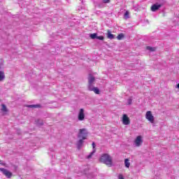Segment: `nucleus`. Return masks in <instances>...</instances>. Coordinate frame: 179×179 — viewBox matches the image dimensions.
<instances>
[{
	"label": "nucleus",
	"instance_id": "nucleus-1",
	"mask_svg": "<svg viewBox=\"0 0 179 179\" xmlns=\"http://www.w3.org/2000/svg\"><path fill=\"white\" fill-rule=\"evenodd\" d=\"M99 161L101 163H103L104 164H106V166H108V167L113 166V158L108 154H103L101 156Z\"/></svg>",
	"mask_w": 179,
	"mask_h": 179
},
{
	"label": "nucleus",
	"instance_id": "nucleus-2",
	"mask_svg": "<svg viewBox=\"0 0 179 179\" xmlns=\"http://www.w3.org/2000/svg\"><path fill=\"white\" fill-rule=\"evenodd\" d=\"M88 135H89V131H87V129H86L85 128L80 129L78 134V138L79 139H83L85 141V139H87Z\"/></svg>",
	"mask_w": 179,
	"mask_h": 179
},
{
	"label": "nucleus",
	"instance_id": "nucleus-3",
	"mask_svg": "<svg viewBox=\"0 0 179 179\" xmlns=\"http://www.w3.org/2000/svg\"><path fill=\"white\" fill-rule=\"evenodd\" d=\"M145 118L150 122H151V124H153V122H155V117L153 116V115H152V112L151 111H148L145 114Z\"/></svg>",
	"mask_w": 179,
	"mask_h": 179
},
{
	"label": "nucleus",
	"instance_id": "nucleus-4",
	"mask_svg": "<svg viewBox=\"0 0 179 179\" xmlns=\"http://www.w3.org/2000/svg\"><path fill=\"white\" fill-rule=\"evenodd\" d=\"M0 171L7 177V178H12V172L8 171V169H5L4 168H0Z\"/></svg>",
	"mask_w": 179,
	"mask_h": 179
},
{
	"label": "nucleus",
	"instance_id": "nucleus-5",
	"mask_svg": "<svg viewBox=\"0 0 179 179\" xmlns=\"http://www.w3.org/2000/svg\"><path fill=\"white\" fill-rule=\"evenodd\" d=\"M78 121H84L85 120V109L80 108L78 115Z\"/></svg>",
	"mask_w": 179,
	"mask_h": 179
},
{
	"label": "nucleus",
	"instance_id": "nucleus-6",
	"mask_svg": "<svg viewBox=\"0 0 179 179\" xmlns=\"http://www.w3.org/2000/svg\"><path fill=\"white\" fill-rule=\"evenodd\" d=\"M122 121L123 125H129V124H131V120H129V117H128L127 114L123 115Z\"/></svg>",
	"mask_w": 179,
	"mask_h": 179
},
{
	"label": "nucleus",
	"instance_id": "nucleus-7",
	"mask_svg": "<svg viewBox=\"0 0 179 179\" xmlns=\"http://www.w3.org/2000/svg\"><path fill=\"white\" fill-rule=\"evenodd\" d=\"M142 142H143L142 141V136H138L134 141V143L136 146L139 147L141 145H142Z\"/></svg>",
	"mask_w": 179,
	"mask_h": 179
},
{
	"label": "nucleus",
	"instance_id": "nucleus-8",
	"mask_svg": "<svg viewBox=\"0 0 179 179\" xmlns=\"http://www.w3.org/2000/svg\"><path fill=\"white\" fill-rule=\"evenodd\" d=\"M160 8H162L161 6L155 3L151 6V10L152 12H156L157 10H159Z\"/></svg>",
	"mask_w": 179,
	"mask_h": 179
},
{
	"label": "nucleus",
	"instance_id": "nucleus-9",
	"mask_svg": "<svg viewBox=\"0 0 179 179\" xmlns=\"http://www.w3.org/2000/svg\"><path fill=\"white\" fill-rule=\"evenodd\" d=\"M92 148H93V151L90 152L89 155H87V159H92V156L96 153V143L94 142L92 143Z\"/></svg>",
	"mask_w": 179,
	"mask_h": 179
},
{
	"label": "nucleus",
	"instance_id": "nucleus-10",
	"mask_svg": "<svg viewBox=\"0 0 179 179\" xmlns=\"http://www.w3.org/2000/svg\"><path fill=\"white\" fill-rule=\"evenodd\" d=\"M84 140L82 138H80L78 140V141L77 142V149H78V150H80V149H82V147L83 146V143L85 141H83Z\"/></svg>",
	"mask_w": 179,
	"mask_h": 179
},
{
	"label": "nucleus",
	"instance_id": "nucleus-11",
	"mask_svg": "<svg viewBox=\"0 0 179 179\" xmlns=\"http://www.w3.org/2000/svg\"><path fill=\"white\" fill-rule=\"evenodd\" d=\"M96 80V78L93 76L92 74H89L88 76V83L93 84L94 83V81Z\"/></svg>",
	"mask_w": 179,
	"mask_h": 179
},
{
	"label": "nucleus",
	"instance_id": "nucleus-12",
	"mask_svg": "<svg viewBox=\"0 0 179 179\" xmlns=\"http://www.w3.org/2000/svg\"><path fill=\"white\" fill-rule=\"evenodd\" d=\"M27 107L28 108H41V104H35V105H27Z\"/></svg>",
	"mask_w": 179,
	"mask_h": 179
},
{
	"label": "nucleus",
	"instance_id": "nucleus-13",
	"mask_svg": "<svg viewBox=\"0 0 179 179\" xmlns=\"http://www.w3.org/2000/svg\"><path fill=\"white\" fill-rule=\"evenodd\" d=\"M107 37L110 40H113V38H115V35L111 34V31L110 30H108Z\"/></svg>",
	"mask_w": 179,
	"mask_h": 179
},
{
	"label": "nucleus",
	"instance_id": "nucleus-14",
	"mask_svg": "<svg viewBox=\"0 0 179 179\" xmlns=\"http://www.w3.org/2000/svg\"><path fill=\"white\" fill-rule=\"evenodd\" d=\"M37 127H43L44 125V122L41 119H38L35 121Z\"/></svg>",
	"mask_w": 179,
	"mask_h": 179
},
{
	"label": "nucleus",
	"instance_id": "nucleus-15",
	"mask_svg": "<svg viewBox=\"0 0 179 179\" xmlns=\"http://www.w3.org/2000/svg\"><path fill=\"white\" fill-rule=\"evenodd\" d=\"M5 80V72L0 71V82Z\"/></svg>",
	"mask_w": 179,
	"mask_h": 179
},
{
	"label": "nucleus",
	"instance_id": "nucleus-16",
	"mask_svg": "<svg viewBox=\"0 0 179 179\" xmlns=\"http://www.w3.org/2000/svg\"><path fill=\"white\" fill-rule=\"evenodd\" d=\"M157 3L158 5H160L161 8H162V6L166 5V0H157Z\"/></svg>",
	"mask_w": 179,
	"mask_h": 179
},
{
	"label": "nucleus",
	"instance_id": "nucleus-17",
	"mask_svg": "<svg viewBox=\"0 0 179 179\" xmlns=\"http://www.w3.org/2000/svg\"><path fill=\"white\" fill-rule=\"evenodd\" d=\"M92 92H94L95 94H100V90L97 87H94Z\"/></svg>",
	"mask_w": 179,
	"mask_h": 179
},
{
	"label": "nucleus",
	"instance_id": "nucleus-18",
	"mask_svg": "<svg viewBox=\"0 0 179 179\" xmlns=\"http://www.w3.org/2000/svg\"><path fill=\"white\" fill-rule=\"evenodd\" d=\"M124 165H125V167H127V169H129V166H131V163H129V159H124Z\"/></svg>",
	"mask_w": 179,
	"mask_h": 179
},
{
	"label": "nucleus",
	"instance_id": "nucleus-19",
	"mask_svg": "<svg viewBox=\"0 0 179 179\" xmlns=\"http://www.w3.org/2000/svg\"><path fill=\"white\" fill-rule=\"evenodd\" d=\"M90 37L92 38V40H96L97 38V34L94 33V34H90Z\"/></svg>",
	"mask_w": 179,
	"mask_h": 179
},
{
	"label": "nucleus",
	"instance_id": "nucleus-20",
	"mask_svg": "<svg viewBox=\"0 0 179 179\" xmlns=\"http://www.w3.org/2000/svg\"><path fill=\"white\" fill-rule=\"evenodd\" d=\"M124 37H125V36L124 35V34L121 33L117 35V40H122V38H124Z\"/></svg>",
	"mask_w": 179,
	"mask_h": 179
},
{
	"label": "nucleus",
	"instance_id": "nucleus-21",
	"mask_svg": "<svg viewBox=\"0 0 179 179\" xmlns=\"http://www.w3.org/2000/svg\"><path fill=\"white\" fill-rule=\"evenodd\" d=\"M1 106H2L1 110L3 111L4 113H7L8 108H6V105L2 104Z\"/></svg>",
	"mask_w": 179,
	"mask_h": 179
},
{
	"label": "nucleus",
	"instance_id": "nucleus-22",
	"mask_svg": "<svg viewBox=\"0 0 179 179\" xmlns=\"http://www.w3.org/2000/svg\"><path fill=\"white\" fill-rule=\"evenodd\" d=\"M94 87H93V84L88 83V90H90V92H92V90L94 89Z\"/></svg>",
	"mask_w": 179,
	"mask_h": 179
},
{
	"label": "nucleus",
	"instance_id": "nucleus-23",
	"mask_svg": "<svg viewBox=\"0 0 179 179\" xmlns=\"http://www.w3.org/2000/svg\"><path fill=\"white\" fill-rule=\"evenodd\" d=\"M147 50H148L149 51L153 52V51H156V48H152L150 46H147Z\"/></svg>",
	"mask_w": 179,
	"mask_h": 179
},
{
	"label": "nucleus",
	"instance_id": "nucleus-24",
	"mask_svg": "<svg viewBox=\"0 0 179 179\" xmlns=\"http://www.w3.org/2000/svg\"><path fill=\"white\" fill-rule=\"evenodd\" d=\"M124 17H125V19H129V12L126 11L124 13Z\"/></svg>",
	"mask_w": 179,
	"mask_h": 179
},
{
	"label": "nucleus",
	"instance_id": "nucleus-25",
	"mask_svg": "<svg viewBox=\"0 0 179 179\" xmlns=\"http://www.w3.org/2000/svg\"><path fill=\"white\" fill-rule=\"evenodd\" d=\"M96 39L100 40L101 41H103L104 40V36H96Z\"/></svg>",
	"mask_w": 179,
	"mask_h": 179
},
{
	"label": "nucleus",
	"instance_id": "nucleus-26",
	"mask_svg": "<svg viewBox=\"0 0 179 179\" xmlns=\"http://www.w3.org/2000/svg\"><path fill=\"white\" fill-rule=\"evenodd\" d=\"M127 104L129 106H131V104H132V99L131 98H129V99H127Z\"/></svg>",
	"mask_w": 179,
	"mask_h": 179
},
{
	"label": "nucleus",
	"instance_id": "nucleus-27",
	"mask_svg": "<svg viewBox=\"0 0 179 179\" xmlns=\"http://www.w3.org/2000/svg\"><path fill=\"white\" fill-rule=\"evenodd\" d=\"M118 178L119 179H125V178H124V176H122V174H119Z\"/></svg>",
	"mask_w": 179,
	"mask_h": 179
},
{
	"label": "nucleus",
	"instance_id": "nucleus-28",
	"mask_svg": "<svg viewBox=\"0 0 179 179\" xmlns=\"http://www.w3.org/2000/svg\"><path fill=\"white\" fill-rule=\"evenodd\" d=\"M103 3H110V0H103Z\"/></svg>",
	"mask_w": 179,
	"mask_h": 179
},
{
	"label": "nucleus",
	"instance_id": "nucleus-29",
	"mask_svg": "<svg viewBox=\"0 0 179 179\" xmlns=\"http://www.w3.org/2000/svg\"><path fill=\"white\" fill-rule=\"evenodd\" d=\"M99 8H104V5L103 4H99Z\"/></svg>",
	"mask_w": 179,
	"mask_h": 179
},
{
	"label": "nucleus",
	"instance_id": "nucleus-30",
	"mask_svg": "<svg viewBox=\"0 0 179 179\" xmlns=\"http://www.w3.org/2000/svg\"><path fill=\"white\" fill-rule=\"evenodd\" d=\"M0 164H2V160H0Z\"/></svg>",
	"mask_w": 179,
	"mask_h": 179
},
{
	"label": "nucleus",
	"instance_id": "nucleus-31",
	"mask_svg": "<svg viewBox=\"0 0 179 179\" xmlns=\"http://www.w3.org/2000/svg\"><path fill=\"white\" fill-rule=\"evenodd\" d=\"M14 167H15V170L17 169V166H14Z\"/></svg>",
	"mask_w": 179,
	"mask_h": 179
},
{
	"label": "nucleus",
	"instance_id": "nucleus-32",
	"mask_svg": "<svg viewBox=\"0 0 179 179\" xmlns=\"http://www.w3.org/2000/svg\"><path fill=\"white\" fill-rule=\"evenodd\" d=\"M0 69H1V66H0Z\"/></svg>",
	"mask_w": 179,
	"mask_h": 179
}]
</instances>
